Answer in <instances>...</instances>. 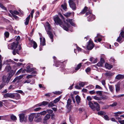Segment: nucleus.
<instances>
[{
    "mask_svg": "<svg viewBox=\"0 0 124 124\" xmlns=\"http://www.w3.org/2000/svg\"><path fill=\"white\" fill-rule=\"evenodd\" d=\"M50 117V115L49 114H47L45 116L44 120H47L49 119Z\"/></svg>",
    "mask_w": 124,
    "mask_h": 124,
    "instance_id": "29",
    "label": "nucleus"
},
{
    "mask_svg": "<svg viewBox=\"0 0 124 124\" xmlns=\"http://www.w3.org/2000/svg\"><path fill=\"white\" fill-rule=\"evenodd\" d=\"M101 36L100 34H97L96 37L98 38L97 40L99 42H100L101 41Z\"/></svg>",
    "mask_w": 124,
    "mask_h": 124,
    "instance_id": "31",
    "label": "nucleus"
},
{
    "mask_svg": "<svg viewBox=\"0 0 124 124\" xmlns=\"http://www.w3.org/2000/svg\"><path fill=\"white\" fill-rule=\"evenodd\" d=\"M1 56L0 55V70L1 69L2 65V61H1Z\"/></svg>",
    "mask_w": 124,
    "mask_h": 124,
    "instance_id": "52",
    "label": "nucleus"
},
{
    "mask_svg": "<svg viewBox=\"0 0 124 124\" xmlns=\"http://www.w3.org/2000/svg\"><path fill=\"white\" fill-rule=\"evenodd\" d=\"M98 114L99 115H103L106 114V113L105 112L100 111L98 113Z\"/></svg>",
    "mask_w": 124,
    "mask_h": 124,
    "instance_id": "35",
    "label": "nucleus"
},
{
    "mask_svg": "<svg viewBox=\"0 0 124 124\" xmlns=\"http://www.w3.org/2000/svg\"><path fill=\"white\" fill-rule=\"evenodd\" d=\"M114 74V73L109 71L105 73L104 74L107 77H110L113 75Z\"/></svg>",
    "mask_w": 124,
    "mask_h": 124,
    "instance_id": "17",
    "label": "nucleus"
},
{
    "mask_svg": "<svg viewBox=\"0 0 124 124\" xmlns=\"http://www.w3.org/2000/svg\"><path fill=\"white\" fill-rule=\"evenodd\" d=\"M96 109L97 111H99L100 110V107L99 106V107L98 106H96Z\"/></svg>",
    "mask_w": 124,
    "mask_h": 124,
    "instance_id": "56",
    "label": "nucleus"
},
{
    "mask_svg": "<svg viewBox=\"0 0 124 124\" xmlns=\"http://www.w3.org/2000/svg\"><path fill=\"white\" fill-rule=\"evenodd\" d=\"M40 45L43 46H44L45 45V38H43L42 39V38L41 37L40 38Z\"/></svg>",
    "mask_w": 124,
    "mask_h": 124,
    "instance_id": "16",
    "label": "nucleus"
},
{
    "mask_svg": "<svg viewBox=\"0 0 124 124\" xmlns=\"http://www.w3.org/2000/svg\"><path fill=\"white\" fill-rule=\"evenodd\" d=\"M42 118L41 117L37 118L35 120V121L36 122H40L41 121Z\"/></svg>",
    "mask_w": 124,
    "mask_h": 124,
    "instance_id": "42",
    "label": "nucleus"
},
{
    "mask_svg": "<svg viewBox=\"0 0 124 124\" xmlns=\"http://www.w3.org/2000/svg\"><path fill=\"white\" fill-rule=\"evenodd\" d=\"M105 66L106 68L108 69H110L112 68L113 66L112 65L108 63H106L105 64Z\"/></svg>",
    "mask_w": 124,
    "mask_h": 124,
    "instance_id": "21",
    "label": "nucleus"
},
{
    "mask_svg": "<svg viewBox=\"0 0 124 124\" xmlns=\"http://www.w3.org/2000/svg\"><path fill=\"white\" fill-rule=\"evenodd\" d=\"M46 111L48 113L50 114H51L53 112V111L52 110L50 109L47 110H46Z\"/></svg>",
    "mask_w": 124,
    "mask_h": 124,
    "instance_id": "51",
    "label": "nucleus"
},
{
    "mask_svg": "<svg viewBox=\"0 0 124 124\" xmlns=\"http://www.w3.org/2000/svg\"><path fill=\"white\" fill-rule=\"evenodd\" d=\"M42 106H45L48 104V102L46 101H43L41 102Z\"/></svg>",
    "mask_w": 124,
    "mask_h": 124,
    "instance_id": "39",
    "label": "nucleus"
},
{
    "mask_svg": "<svg viewBox=\"0 0 124 124\" xmlns=\"http://www.w3.org/2000/svg\"><path fill=\"white\" fill-rule=\"evenodd\" d=\"M93 98L95 99L98 101H100L101 100V99L100 97H97L96 96H94L93 97Z\"/></svg>",
    "mask_w": 124,
    "mask_h": 124,
    "instance_id": "48",
    "label": "nucleus"
},
{
    "mask_svg": "<svg viewBox=\"0 0 124 124\" xmlns=\"http://www.w3.org/2000/svg\"><path fill=\"white\" fill-rule=\"evenodd\" d=\"M11 69V67L9 65H8L5 68V70L7 71H9Z\"/></svg>",
    "mask_w": 124,
    "mask_h": 124,
    "instance_id": "32",
    "label": "nucleus"
},
{
    "mask_svg": "<svg viewBox=\"0 0 124 124\" xmlns=\"http://www.w3.org/2000/svg\"><path fill=\"white\" fill-rule=\"evenodd\" d=\"M88 8L85 7L82 11L80 13V14H84L86 11H87Z\"/></svg>",
    "mask_w": 124,
    "mask_h": 124,
    "instance_id": "27",
    "label": "nucleus"
},
{
    "mask_svg": "<svg viewBox=\"0 0 124 124\" xmlns=\"http://www.w3.org/2000/svg\"><path fill=\"white\" fill-rule=\"evenodd\" d=\"M23 75H21L17 77L14 79L13 81V82H16L18 83L19 82V80L20 79L23 78Z\"/></svg>",
    "mask_w": 124,
    "mask_h": 124,
    "instance_id": "11",
    "label": "nucleus"
},
{
    "mask_svg": "<svg viewBox=\"0 0 124 124\" xmlns=\"http://www.w3.org/2000/svg\"><path fill=\"white\" fill-rule=\"evenodd\" d=\"M60 97H59L56 98L54 101V103H56L57 102L59 101L60 99Z\"/></svg>",
    "mask_w": 124,
    "mask_h": 124,
    "instance_id": "40",
    "label": "nucleus"
},
{
    "mask_svg": "<svg viewBox=\"0 0 124 124\" xmlns=\"http://www.w3.org/2000/svg\"><path fill=\"white\" fill-rule=\"evenodd\" d=\"M69 119L70 122L72 124H73L74 121L75 119L74 117H72V116L70 117Z\"/></svg>",
    "mask_w": 124,
    "mask_h": 124,
    "instance_id": "33",
    "label": "nucleus"
},
{
    "mask_svg": "<svg viewBox=\"0 0 124 124\" xmlns=\"http://www.w3.org/2000/svg\"><path fill=\"white\" fill-rule=\"evenodd\" d=\"M11 63L13 64L15 63V62L13 60H12L11 59H9L5 61L3 63L4 64H8H8H10Z\"/></svg>",
    "mask_w": 124,
    "mask_h": 124,
    "instance_id": "12",
    "label": "nucleus"
},
{
    "mask_svg": "<svg viewBox=\"0 0 124 124\" xmlns=\"http://www.w3.org/2000/svg\"><path fill=\"white\" fill-rule=\"evenodd\" d=\"M93 43L91 40H89L87 46V48L88 50L92 49L94 46Z\"/></svg>",
    "mask_w": 124,
    "mask_h": 124,
    "instance_id": "9",
    "label": "nucleus"
},
{
    "mask_svg": "<svg viewBox=\"0 0 124 124\" xmlns=\"http://www.w3.org/2000/svg\"><path fill=\"white\" fill-rule=\"evenodd\" d=\"M86 82H80L79 84V85L81 87H83L85 85Z\"/></svg>",
    "mask_w": 124,
    "mask_h": 124,
    "instance_id": "37",
    "label": "nucleus"
},
{
    "mask_svg": "<svg viewBox=\"0 0 124 124\" xmlns=\"http://www.w3.org/2000/svg\"><path fill=\"white\" fill-rule=\"evenodd\" d=\"M101 83H102V85H103L104 86H105L106 84L105 80H102L101 81Z\"/></svg>",
    "mask_w": 124,
    "mask_h": 124,
    "instance_id": "61",
    "label": "nucleus"
},
{
    "mask_svg": "<svg viewBox=\"0 0 124 124\" xmlns=\"http://www.w3.org/2000/svg\"><path fill=\"white\" fill-rule=\"evenodd\" d=\"M96 93L100 96L102 95V93L101 91H97L96 92Z\"/></svg>",
    "mask_w": 124,
    "mask_h": 124,
    "instance_id": "53",
    "label": "nucleus"
},
{
    "mask_svg": "<svg viewBox=\"0 0 124 124\" xmlns=\"http://www.w3.org/2000/svg\"><path fill=\"white\" fill-rule=\"evenodd\" d=\"M49 107H52L54 106L53 102L52 101L50 102L48 105Z\"/></svg>",
    "mask_w": 124,
    "mask_h": 124,
    "instance_id": "43",
    "label": "nucleus"
},
{
    "mask_svg": "<svg viewBox=\"0 0 124 124\" xmlns=\"http://www.w3.org/2000/svg\"><path fill=\"white\" fill-rule=\"evenodd\" d=\"M95 93V91L94 90L90 91L89 92V93L91 94H94Z\"/></svg>",
    "mask_w": 124,
    "mask_h": 124,
    "instance_id": "59",
    "label": "nucleus"
},
{
    "mask_svg": "<svg viewBox=\"0 0 124 124\" xmlns=\"http://www.w3.org/2000/svg\"><path fill=\"white\" fill-rule=\"evenodd\" d=\"M76 47L78 51H81L82 49L81 48L78 47L77 45H76Z\"/></svg>",
    "mask_w": 124,
    "mask_h": 124,
    "instance_id": "63",
    "label": "nucleus"
},
{
    "mask_svg": "<svg viewBox=\"0 0 124 124\" xmlns=\"http://www.w3.org/2000/svg\"><path fill=\"white\" fill-rule=\"evenodd\" d=\"M124 77V75L121 74H118L115 77V78L116 79H119L122 78Z\"/></svg>",
    "mask_w": 124,
    "mask_h": 124,
    "instance_id": "22",
    "label": "nucleus"
},
{
    "mask_svg": "<svg viewBox=\"0 0 124 124\" xmlns=\"http://www.w3.org/2000/svg\"><path fill=\"white\" fill-rule=\"evenodd\" d=\"M0 7L2 9L6 10H7L6 8L5 7L3 6L1 3H0Z\"/></svg>",
    "mask_w": 124,
    "mask_h": 124,
    "instance_id": "44",
    "label": "nucleus"
},
{
    "mask_svg": "<svg viewBox=\"0 0 124 124\" xmlns=\"http://www.w3.org/2000/svg\"><path fill=\"white\" fill-rule=\"evenodd\" d=\"M14 98L16 100L19 99L20 98V94L18 93H14Z\"/></svg>",
    "mask_w": 124,
    "mask_h": 124,
    "instance_id": "19",
    "label": "nucleus"
},
{
    "mask_svg": "<svg viewBox=\"0 0 124 124\" xmlns=\"http://www.w3.org/2000/svg\"><path fill=\"white\" fill-rule=\"evenodd\" d=\"M20 121L21 122H26L27 120V116H25L24 114H21L19 115Z\"/></svg>",
    "mask_w": 124,
    "mask_h": 124,
    "instance_id": "8",
    "label": "nucleus"
},
{
    "mask_svg": "<svg viewBox=\"0 0 124 124\" xmlns=\"http://www.w3.org/2000/svg\"><path fill=\"white\" fill-rule=\"evenodd\" d=\"M27 69L26 71L27 72H31L33 70V69L31 68L30 66L29 65L27 66Z\"/></svg>",
    "mask_w": 124,
    "mask_h": 124,
    "instance_id": "24",
    "label": "nucleus"
},
{
    "mask_svg": "<svg viewBox=\"0 0 124 124\" xmlns=\"http://www.w3.org/2000/svg\"><path fill=\"white\" fill-rule=\"evenodd\" d=\"M91 69L89 67H88L85 70V71L87 73L89 72L90 70Z\"/></svg>",
    "mask_w": 124,
    "mask_h": 124,
    "instance_id": "64",
    "label": "nucleus"
},
{
    "mask_svg": "<svg viewBox=\"0 0 124 124\" xmlns=\"http://www.w3.org/2000/svg\"><path fill=\"white\" fill-rule=\"evenodd\" d=\"M122 39V37L120 35L119 37L118 38L117 40V41L119 42H120V43H121V42H120V41H121Z\"/></svg>",
    "mask_w": 124,
    "mask_h": 124,
    "instance_id": "47",
    "label": "nucleus"
},
{
    "mask_svg": "<svg viewBox=\"0 0 124 124\" xmlns=\"http://www.w3.org/2000/svg\"><path fill=\"white\" fill-rule=\"evenodd\" d=\"M71 100L70 99H68L66 107L69 110H70L71 108Z\"/></svg>",
    "mask_w": 124,
    "mask_h": 124,
    "instance_id": "10",
    "label": "nucleus"
},
{
    "mask_svg": "<svg viewBox=\"0 0 124 124\" xmlns=\"http://www.w3.org/2000/svg\"><path fill=\"white\" fill-rule=\"evenodd\" d=\"M4 35L6 38H8L9 35V33L7 31L5 33Z\"/></svg>",
    "mask_w": 124,
    "mask_h": 124,
    "instance_id": "50",
    "label": "nucleus"
},
{
    "mask_svg": "<svg viewBox=\"0 0 124 124\" xmlns=\"http://www.w3.org/2000/svg\"><path fill=\"white\" fill-rule=\"evenodd\" d=\"M30 17V15H29L27 17L25 20V22L24 23L26 25H27L29 23Z\"/></svg>",
    "mask_w": 124,
    "mask_h": 124,
    "instance_id": "20",
    "label": "nucleus"
},
{
    "mask_svg": "<svg viewBox=\"0 0 124 124\" xmlns=\"http://www.w3.org/2000/svg\"><path fill=\"white\" fill-rule=\"evenodd\" d=\"M82 63H80L78 64L77 66L75 68V70H74L72 69H70L68 71H67V70H68V69H64L63 71L65 72H66V74L70 73L72 74L74 72H76L81 67V66Z\"/></svg>",
    "mask_w": 124,
    "mask_h": 124,
    "instance_id": "4",
    "label": "nucleus"
},
{
    "mask_svg": "<svg viewBox=\"0 0 124 124\" xmlns=\"http://www.w3.org/2000/svg\"><path fill=\"white\" fill-rule=\"evenodd\" d=\"M115 86L116 91V92H117L120 90L119 85L118 84H117Z\"/></svg>",
    "mask_w": 124,
    "mask_h": 124,
    "instance_id": "34",
    "label": "nucleus"
},
{
    "mask_svg": "<svg viewBox=\"0 0 124 124\" xmlns=\"http://www.w3.org/2000/svg\"><path fill=\"white\" fill-rule=\"evenodd\" d=\"M2 101L4 102L3 103V104L5 106L7 107L9 104V103L7 100H2Z\"/></svg>",
    "mask_w": 124,
    "mask_h": 124,
    "instance_id": "26",
    "label": "nucleus"
},
{
    "mask_svg": "<svg viewBox=\"0 0 124 124\" xmlns=\"http://www.w3.org/2000/svg\"><path fill=\"white\" fill-rule=\"evenodd\" d=\"M85 14L86 16L90 14L89 16L87 17V20L89 21H92L95 19V16L91 14V12H87Z\"/></svg>",
    "mask_w": 124,
    "mask_h": 124,
    "instance_id": "6",
    "label": "nucleus"
},
{
    "mask_svg": "<svg viewBox=\"0 0 124 124\" xmlns=\"http://www.w3.org/2000/svg\"><path fill=\"white\" fill-rule=\"evenodd\" d=\"M62 93V92L59 91H55L54 93V94H60Z\"/></svg>",
    "mask_w": 124,
    "mask_h": 124,
    "instance_id": "54",
    "label": "nucleus"
},
{
    "mask_svg": "<svg viewBox=\"0 0 124 124\" xmlns=\"http://www.w3.org/2000/svg\"><path fill=\"white\" fill-rule=\"evenodd\" d=\"M30 41L31 44H33V47L34 49L36 48L37 47V45L36 43L32 40H31Z\"/></svg>",
    "mask_w": 124,
    "mask_h": 124,
    "instance_id": "23",
    "label": "nucleus"
},
{
    "mask_svg": "<svg viewBox=\"0 0 124 124\" xmlns=\"http://www.w3.org/2000/svg\"><path fill=\"white\" fill-rule=\"evenodd\" d=\"M120 35H121L122 37H124V31H123V30L121 31Z\"/></svg>",
    "mask_w": 124,
    "mask_h": 124,
    "instance_id": "46",
    "label": "nucleus"
},
{
    "mask_svg": "<svg viewBox=\"0 0 124 124\" xmlns=\"http://www.w3.org/2000/svg\"><path fill=\"white\" fill-rule=\"evenodd\" d=\"M18 43V42H15L8 45V48L9 49H14L12 53L14 55H15L16 53L19 54V51L21 49L20 45L18 46V48H17Z\"/></svg>",
    "mask_w": 124,
    "mask_h": 124,
    "instance_id": "2",
    "label": "nucleus"
},
{
    "mask_svg": "<svg viewBox=\"0 0 124 124\" xmlns=\"http://www.w3.org/2000/svg\"><path fill=\"white\" fill-rule=\"evenodd\" d=\"M42 106L41 102L38 104L35 105L33 107V108H37L39 107H41Z\"/></svg>",
    "mask_w": 124,
    "mask_h": 124,
    "instance_id": "38",
    "label": "nucleus"
},
{
    "mask_svg": "<svg viewBox=\"0 0 124 124\" xmlns=\"http://www.w3.org/2000/svg\"><path fill=\"white\" fill-rule=\"evenodd\" d=\"M41 109V108L39 107H37L36 108H35L34 109V110L35 111H37L40 110Z\"/></svg>",
    "mask_w": 124,
    "mask_h": 124,
    "instance_id": "49",
    "label": "nucleus"
},
{
    "mask_svg": "<svg viewBox=\"0 0 124 124\" xmlns=\"http://www.w3.org/2000/svg\"><path fill=\"white\" fill-rule=\"evenodd\" d=\"M86 87L88 88L89 89H90L93 88L94 87V86L92 85H89L87 86Z\"/></svg>",
    "mask_w": 124,
    "mask_h": 124,
    "instance_id": "41",
    "label": "nucleus"
},
{
    "mask_svg": "<svg viewBox=\"0 0 124 124\" xmlns=\"http://www.w3.org/2000/svg\"><path fill=\"white\" fill-rule=\"evenodd\" d=\"M76 99L77 104H79L80 100V97L78 95H77L76 96Z\"/></svg>",
    "mask_w": 124,
    "mask_h": 124,
    "instance_id": "25",
    "label": "nucleus"
},
{
    "mask_svg": "<svg viewBox=\"0 0 124 124\" xmlns=\"http://www.w3.org/2000/svg\"><path fill=\"white\" fill-rule=\"evenodd\" d=\"M95 88L96 89H102V88L100 86L98 85H96L95 86Z\"/></svg>",
    "mask_w": 124,
    "mask_h": 124,
    "instance_id": "57",
    "label": "nucleus"
},
{
    "mask_svg": "<svg viewBox=\"0 0 124 124\" xmlns=\"http://www.w3.org/2000/svg\"><path fill=\"white\" fill-rule=\"evenodd\" d=\"M53 18L55 23L57 24H59L60 26L63 27V29L66 31H68V28L70 27V25L69 24V23L73 26H75V24L73 23L71 19H67L66 20L67 22L66 24L67 26V27H66L63 25H62V21L58 16H54Z\"/></svg>",
    "mask_w": 124,
    "mask_h": 124,
    "instance_id": "1",
    "label": "nucleus"
},
{
    "mask_svg": "<svg viewBox=\"0 0 124 124\" xmlns=\"http://www.w3.org/2000/svg\"><path fill=\"white\" fill-rule=\"evenodd\" d=\"M45 29L47 32V34L49 35V36L51 39L52 42L53 41V36L52 32L50 31L51 29L50 25L48 22L46 23L45 25Z\"/></svg>",
    "mask_w": 124,
    "mask_h": 124,
    "instance_id": "3",
    "label": "nucleus"
},
{
    "mask_svg": "<svg viewBox=\"0 0 124 124\" xmlns=\"http://www.w3.org/2000/svg\"><path fill=\"white\" fill-rule=\"evenodd\" d=\"M14 93H7L4 95V97L5 98L9 97L11 98H14Z\"/></svg>",
    "mask_w": 124,
    "mask_h": 124,
    "instance_id": "14",
    "label": "nucleus"
},
{
    "mask_svg": "<svg viewBox=\"0 0 124 124\" xmlns=\"http://www.w3.org/2000/svg\"><path fill=\"white\" fill-rule=\"evenodd\" d=\"M46 113V111H43L40 113L41 115H44Z\"/></svg>",
    "mask_w": 124,
    "mask_h": 124,
    "instance_id": "60",
    "label": "nucleus"
},
{
    "mask_svg": "<svg viewBox=\"0 0 124 124\" xmlns=\"http://www.w3.org/2000/svg\"><path fill=\"white\" fill-rule=\"evenodd\" d=\"M71 14V13H70L69 12V13H65L64 14V15L66 16V17H68L69 16H70Z\"/></svg>",
    "mask_w": 124,
    "mask_h": 124,
    "instance_id": "55",
    "label": "nucleus"
},
{
    "mask_svg": "<svg viewBox=\"0 0 124 124\" xmlns=\"http://www.w3.org/2000/svg\"><path fill=\"white\" fill-rule=\"evenodd\" d=\"M35 116V114L32 113L29 116V119L30 122L32 121Z\"/></svg>",
    "mask_w": 124,
    "mask_h": 124,
    "instance_id": "15",
    "label": "nucleus"
},
{
    "mask_svg": "<svg viewBox=\"0 0 124 124\" xmlns=\"http://www.w3.org/2000/svg\"><path fill=\"white\" fill-rule=\"evenodd\" d=\"M6 84L3 83L0 86V89H1Z\"/></svg>",
    "mask_w": 124,
    "mask_h": 124,
    "instance_id": "62",
    "label": "nucleus"
},
{
    "mask_svg": "<svg viewBox=\"0 0 124 124\" xmlns=\"http://www.w3.org/2000/svg\"><path fill=\"white\" fill-rule=\"evenodd\" d=\"M10 118L13 121H15L16 120V117L13 115L11 116Z\"/></svg>",
    "mask_w": 124,
    "mask_h": 124,
    "instance_id": "36",
    "label": "nucleus"
},
{
    "mask_svg": "<svg viewBox=\"0 0 124 124\" xmlns=\"http://www.w3.org/2000/svg\"><path fill=\"white\" fill-rule=\"evenodd\" d=\"M109 88L111 92H113L114 89V86L113 85H108Z\"/></svg>",
    "mask_w": 124,
    "mask_h": 124,
    "instance_id": "30",
    "label": "nucleus"
},
{
    "mask_svg": "<svg viewBox=\"0 0 124 124\" xmlns=\"http://www.w3.org/2000/svg\"><path fill=\"white\" fill-rule=\"evenodd\" d=\"M117 103L116 102H114L112 104L110 105L109 106L112 107L116 106L117 105Z\"/></svg>",
    "mask_w": 124,
    "mask_h": 124,
    "instance_id": "45",
    "label": "nucleus"
},
{
    "mask_svg": "<svg viewBox=\"0 0 124 124\" xmlns=\"http://www.w3.org/2000/svg\"><path fill=\"white\" fill-rule=\"evenodd\" d=\"M61 6L64 10L65 11L67 10V4L66 3H64L63 5H62Z\"/></svg>",
    "mask_w": 124,
    "mask_h": 124,
    "instance_id": "28",
    "label": "nucleus"
},
{
    "mask_svg": "<svg viewBox=\"0 0 124 124\" xmlns=\"http://www.w3.org/2000/svg\"><path fill=\"white\" fill-rule=\"evenodd\" d=\"M89 105L93 111H95V109L94 106L91 101H89Z\"/></svg>",
    "mask_w": 124,
    "mask_h": 124,
    "instance_id": "18",
    "label": "nucleus"
},
{
    "mask_svg": "<svg viewBox=\"0 0 124 124\" xmlns=\"http://www.w3.org/2000/svg\"><path fill=\"white\" fill-rule=\"evenodd\" d=\"M11 77L12 75L11 74H9L8 77H7L5 76H3L2 77V80L4 83H3L6 84H8L9 82Z\"/></svg>",
    "mask_w": 124,
    "mask_h": 124,
    "instance_id": "5",
    "label": "nucleus"
},
{
    "mask_svg": "<svg viewBox=\"0 0 124 124\" xmlns=\"http://www.w3.org/2000/svg\"><path fill=\"white\" fill-rule=\"evenodd\" d=\"M104 62V59L102 58H101L100 61L97 64V66L98 67H102L103 66V64Z\"/></svg>",
    "mask_w": 124,
    "mask_h": 124,
    "instance_id": "13",
    "label": "nucleus"
},
{
    "mask_svg": "<svg viewBox=\"0 0 124 124\" xmlns=\"http://www.w3.org/2000/svg\"><path fill=\"white\" fill-rule=\"evenodd\" d=\"M34 12V9H33L31 11V12L30 13V15L31 16L32 18L33 17V14Z\"/></svg>",
    "mask_w": 124,
    "mask_h": 124,
    "instance_id": "58",
    "label": "nucleus"
},
{
    "mask_svg": "<svg viewBox=\"0 0 124 124\" xmlns=\"http://www.w3.org/2000/svg\"><path fill=\"white\" fill-rule=\"evenodd\" d=\"M68 2L70 7L73 10H75L76 9V7L75 3L73 2L72 0H69Z\"/></svg>",
    "mask_w": 124,
    "mask_h": 124,
    "instance_id": "7",
    "label": "nucleus"
}]
</instances>
